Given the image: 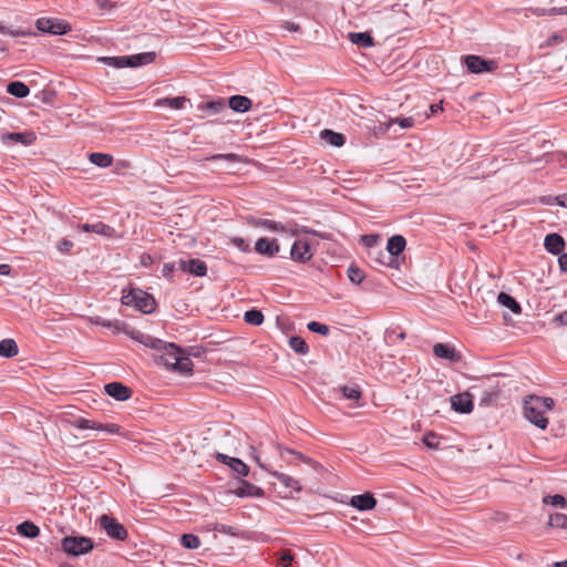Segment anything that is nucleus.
Instances as JSON below:
<instances>
[{
  "instance_id": "obj_1",
  "label": "nucleus",
  "mask_w": 567,
  "mask_h": 567,
  "mask_svg": "<svg viewBox=\"0 0 567 567\" xmlns=\"http://www.w3.org/2000/svg\"><path fill=\"white\" fill-rule=\"evenodd\" d=\"M132 339L144 344L146 348L154 350L155 361L166 367L168 370L176 371L182 374L192 372L194 365L193 361L189 358L184 357L181 348L175 343L166 342L140 331L132 333Z\"/></svg>"
},
{
  "instance_id": "obj_2",
  "label": "nucleus",
  "mask_w": 567,
  "mask_h": 567,
  "mask_svg": "<svg viewBox=\"0 0 567 567\" xmlns=\"http://www.w3.org/2000/svg\"><path fill=\"white\" fill-rule=\"evenodd\" d=\"M554 404L555 402L551 398L530 395L524 401V415L538 429L545 430L548 425L545 413L550 411Z\"/></svg>"
},
{
  "instance_id": "obj_3",
  "label": "nucleus",
  "mask_w": 567,
  "mask_h": 567,
  "mask_svg": "<svg viewBox=\"0 0 567 567\" xmlns=\"http://www.w3.org/2000/svg\"><path fill=\"white\" fill-rule=\"evenodd\" d=\"M121 302L125 306H133L143 313H152L155 310V299L141 289H133L128 293L123 295Z\"/></svg>"
},
{
  "instance_id": "obj_4",
  "label": "nucleus",
  "mask_w": 567,
  "mask_h": 567,
  "mask_svg": "<svg viewBox=\"0 0 567 567\" xmlns=\"http://www.w3.org/2000/svg\"><path fill=\"white\" fill-rule=\"evenodd\" d=\"M93 547L92 539L85 536H65L61 540V548L69 556L78 557L87 554Z\"/></svg>"
},
{
  "instance_id": "obj_5",
  "label": "nucleus",
  "mask_w": 567,
  "mask_h": 567,
  "mask_svg": "<svg viewBox=\"0 0 567 567\" xmlns=\"http://www.w3.org/2000/svg\"><path fill=\"white\" fill-rule=\"evenodd\" d=\"M35 25L40 32L53 35H62L71 30L69 23L63 20L52 18H40L37 20Z\"/></svg>"
},
{
  "instance_id": "obj_6",
  "label": "nucleus",
  "mask_w": 567,
  "mask_h": 567,
  "mask_svg": "<svg viewBox=\"0 0 567 567\" xmlns=\"http://www.w3.org/2000/svg\"><path fill=\"white\" fill-rule=\"evenodd\" d=\"M463 60L467 70L474 74L493 72L497 69V63L494 60H486L480 55L470 54L464 56Z\"/></svg>"
},
{
  "instance_id": "obj_7",
  "label": "nucleus",
  "mask_w": 567,
  "mask_h": 567,
  "mask_svg": "<svg viewBox=\"0 0 567 567\" xmlns=\"http://www.w3.org/2000/svg\"><path fill=\"white\" fill-rule=\"evenodd\" d=\"M100 526L105 530L106 535L116 540H124L127 537V530L115 518L109 515L100 517Z\"/></svg>"
},
{
  "instance_id": "obj_8",
  "label": "nucleus",
  "mask_w": 567,
  "mask_h": 567,
  "mask_svg": "<svg viewBox=\"0 0 567 567\" xmlns=\"http://www.w3.org/2000/svg\"><path fill=\"white\" fill-rule=\"evenodd\" d=\"M312 255L310 243L306 238L297 239L291 246L290 256L295 261L305 264L312 258Z\"/></svg>"
},
{
  "instance_id": "obj_9",
  "label": "nucleus",
  "mask_w": 567,
  "mask_h": 567,
  "mask_svg": "<svg viewBox=\"0 0 567 567\" xmlns=\"http://www.w3.org/2000/svg\"><path fill=\"white\" fill-rule=\"evenodd\" d=\"M178 268L184 271L192 274L196 277H204L207 272V266L205 261L196 258L190 259H179Z\"/></svg>"
},
{
  "instance_id": "obj_10",
  "label": "nucleus",
  "mask_w": 567,
  "mask_h": 567,
  "mask_svg": "<svg viewBox=\"0 0 567 567\" xmlns=\"http://www.w3.org/2000/svg\"><path fill=\"white\" fill-rule=\"evenodd\" d=\"M451 406L458 413H470L473 410V398L468 392L451 396Z\"/></svg>"
},
{
  "instance_id": "obj_11",
  "label": "nucleus",
  "mask_w": 567,
  "mask_h": 567,
  "mask_svg": "<svg viewBox=\"0 0 567 567\" xmlns=\"http://www.w3.org/2000/svg\"><path fill=\"white\" fill-rule=\"evenodd\" d=\"M247 223L254 227H262L271 233H286V226L280 221H275L266 218H257L254 216L247 217Z\"/></svg>"
},
{
  "instance_id": "obj_12",
  "label": "nucleus",
  "mask_w": 567,
  "mask_h": 567,
  "mask_svg": "<svg viewBox=\"0 0 567 567\" xmlns=\"http://www.w3.org/2000/svg\"><path fill=\"white\" fill-rule=\"evenodd\" d=\"M349 504L360 512L371 511L377 505L373 494L367 492L351 497Z\"/></svg>"
},
{
  "instance_id": "obj_13",
  "label": "nucleus",
  "mask_w": 567,
  "mask_h": 567,
  "mask_svg": "<svg viewBox=\"0 0 567 567\" xmlns=\"http://www.w3.org/2000/svg\"><path fill=\"white\" fill-rule=\"evenodd\" d=\"M104 390L106 394L117 401H126L131 398L132 391L128 386L121 382H111L105 384Z\"/></svg>"
},
{
  "instance_id": "obj_14",
  "label": "nucleus",
  "mask_w": 567,
  "mask_h": 567,
  "mask_svg": "<svg viewBox=\"0 0 567 567\" xmlns=\"http://www.w3.org/2000/svg\"><path fill=\"white\" fill-rule=\"evenodd\" d=\"M216 458L220 463L226 464L231 471H234L238 475H241V476L248 475L249 468L241 460H239L237 457H230L223 453H218Z\"/></svg>"
},
{
  "instance_id": "obj_15",
  "label": "nucleus",
  "mask_w": 567,
  "mask_h": 567,
  "mask_svg": "<svg viewBox=\"0 0 567 567\" xmlns=\"http://www.w3.org/2000/svg\"><path fill=\"white\" fill-rule=\"evenodd\" d=\"M255 250L260 255L274 257L279 252V245L276 239L262 237L256 241Z\"/></svg>"
},
{
  "instance_id": "obj_16",
  "label": "nucleus",
  "mask_w": 567,
  "mask_h": 567,
  "mask_svg": "<svg viewBox=\"0 0 567 567\" xmlns=\"http://www.w3.org/2000/svg\"><path fill=\"white\" fill-rule=\"evenodd\" d=\"M544 247L549 254L559 255L565 248V240L559 234L551 233L546 235Z\"/></svg>"
},
{
  "instance_id": "obj_17",
  "label": "nucleus",
  "mask_w": 567,
  "mask_h": 567,
  "mask_svg": "<svg viewBox=\"0 0 567 567\" xmlns=\"http://www.w3.org/2000/svg\"><path fill=\"white\" fill-rule=\"evenodd\" d=\"M238 497H261L264 495L262 488L256 486L247 481H241L239 486L235 489Z\"/></svg>"
},
{
  "instance_id": "obj_18",
  "label": "nucleus",
  "mask_w": 567,
  "mask_h": 567,
  "mask_svg": "<svg viewBox=\"0 0 567 567\" xmlns=\"http://www.w3.org/2000/svg\"><path fill=\"white\" fill-rule=\"evenodd\" d=\"M197 110L203 112L202 117H205L207 115L219 114L220 112L226 110V105L221 100H215L200 103L197 106Z\"/></svg>"
},
{
  "instance_id": "obj_19",
  "label": "nucleus",
  "mask_w": 567,
  "mask_h": 567,
  "mask_svg": "<svg viewBox=\"0 0 567 567\" xmlns=\"http://www.w3.org/2000/svg\"><path fill=\"white\" fill-rule=\"evenodd\" d=\"M228 106L238 113H245L251 107V100L244 95H233L228 100Z\"/></svg>"
},
{
  "instance_id": "obj_20",
  "label": "nucleus",
  "mask_w": 567,
  "mask_h": 567,
  "mask_svg": "<svg viewBox=\"0 0 567 567\" xmlns=\"http://www.w3.org/2000/svg\"><path fill=\"white\" fill-rule=\"evenodd\" d=\"M406 245V240L401 235H393L388 239L386 250L392 257L400 255Z\"/></svg>"
},
{
  "instance_id": "obj_21",
  "label": "nucleus",
  "mask_w": 567,
  "mask_h": 567,
  "mask_svg": "<svg viewBox=\"0 0 567 567\" xmlns=\"http://www.w3.org/2000/svg\"><path fill=\"white\" fill-rule=\"evenodd\" d=\"M320 138L324 143L330 144V145L336 146V147H341L346 143V137H344L343 134L337 133V132L328 130V128L322 130L320 132Z\"/></svg>"
},
{
  "instance_id": "obj_22",
  "label": "nucleus",
  "mask_w": 567,
  "mask_h": 567,
  "mask_svg": "<svg viewBox=\"0 0 567 567\" xmlns=\"http://www.w3.org/2000/svg\"><path fill=\"white\" fill-rule=\"evenodd\" d=\"M80 228L83 230V231H86V233H95V234H99V235H103V236H106V237H111L114 233V229L106 225V224H103L101 221L99 223H95V224H82L80 226Z\"/></svg>"
},
{
  "instance_id": "obj_23",
  "label": "nucleus",
  "mask_w": 567,
  "mask_h": 567,
  "mask_svg": "<svg viewBox=\"0 0 567 567\" xmlns=\"http://www.w3.org/2000/svg\"><path fill=\"white\" fill-rule=\"evenodd\" d=\"M343 398L353 402V406H360L362 396L361 390L358 385H343L340 388Z\"/></svg>"
},
{
  "instance_id": "obj_24",
  "label": "nucleus",
  "mask_w": 567,
  "mask_h": 567,
  "mask_svg": "<svg viewBox=\"0 0 567 567\" xmlns=\"http://www.w3.org/2000/svg\"><path fill=\"white\" fill-rule=\"evenodd\" d=\"M7 92L16 97L23 99L30 94V89L21 81H12L7 85Z\"/></svg>"
},
{
  "instance_id": "obj_25",
  "label": "nucleus",
  "mask_w": 567,
  "mask_h": 567,
  "mask_svg": "<svg viewBox=\"0 0 567 567\" xmlns=\"http://www.w3.org/2000/svg\"><path fill=\"white\" fill-rule=\"evenodd\" d=\"M156 54L154 52H144L138 54L128 55L130 66L136 68L145 64H150L155 60Z\"/></svg>"
},
{
  "instance_id": "obj_26",
  "label": "nucleus",
  "mask_w": 567,
  "mask_h": 567,
  "mask_svg": "<svg viewBox=\"0 0 567 567\" xmlns=\"http://www.w3.org/2000/svg\"><path fill=\"white\" fill-rule=\"evenodd\" d=\"M349 39L353 44L361 48H371L374 42L369 32H351Z\"/></svg>"
},
{
  "instance_id": "obj_27",
  "label": "nucleus",
  "mask_w": 567,
  "mask_h": 567,
  "mask_svg": "<svg viewBox=\"0 0 567 567\" xmlns=\"http://www.w3.org/2000/svg\"><path fill=\"white\" fill-rule=\"evenodd\" d=\"M497 301L502 306L508 308L515 315H518L522 311L520 305L515 300V298L506 292H499L497 296Z\"/></svg>"
},
{
  "instance_id": "obj_28",
  "label": "nucleus",
  "mask_w": 567,
  "mask_h": 567,
  "mask_svg": "<svg viewBox=\"0 0 567 567\" xmlns=\"http://www.w3.org/2000/svg\"><path fill=\"white\" fill-rule=\"evenodd\" d=\"M271 475L276 480H278L287 488H290V489H292L295 492H300L301 491L300 483L296 478H293L292 476H289L287 474L279 473V472H272Z\"/></svg>"
},
{
  "instance_id": "obj_29",
  "label": "nucleus",
  "mask_w": 567,
  "mask_h": 567,
  "mask_svg": "<svg viewBox=\"0 0 567 567\" xmlns=\"http://www.w3.org/2000/svg\"><path fill=\"white\" fill-rule=\"evenodd\" d=\"M4 138L8 141L20 143L22 145H30L35 140V136L33 133L30 132H14L7 134Z\"/></svg>"
},
{
  "instance_id": "obj_30",
  "label": "nucleus",
  "mask_w": 567,
  "mask_h": 567,
  "mask_svg": "<svg viewBox=\"0 0 567 567\" xmlns=\"http://www.w3.org/2000/svg\"><path fill=\"white\" fill-rule=\"evenodd\" d=\"M99 60L102 63L115 69H124L130 66L128 55L102 56Z\"/></svg>"
},
{
  "instance_id": "obj_31",
  "label": "nucleus",
  "mask_w": 567,
  "mask_h": 567,
  "mask_svg": "<svg viewBox=\"0 0 567 567\" xmlns=\"http://www.w3.org/2000/svg\"><path fill=\"white\" fill-rule=\"evenodd\" d=\"M18 346L13 339H3L0 341V355L3 358H12L18 354Z\"/></svg>"
},
{
  "instance_id": "obj_32",
  "label": "nucleus",
  "mask_w": 567,
  "mask_h": 567,
  "mask_svg": "<svg viewBox=\"0 0 567 567\" xmlns=\"http://www.w3.org/2000/svg\"><path fill=\"white\" fill-rule=\"evenodd\" d=\"M17 530L21 536L27 538H35L40 533L39 527L29 520L19 524Z\"/></svg>"
},
{
  "instance_id": "obj_33",
  "label": "nucleus",
  "mask_w": 567,
  "mask_h": 567,
  "mask_svg": "<svg viewBox=\"0 0 567 567\" xmlns=\"http://www.w3.org/2000/svg\"><path fill=\"white\" fill-rule=\"evenodd\" d=\"M188 100L185 96L165 97L156 102L157 106H168L174 110H181Z\"/></svg>"
},
{
  "instance_id": "obj_34",
  "label": "nucleus",
  "mask_w": 567,
  "mask_h": 567,
  "mask_svg": "<svg viewBox=\"0 0 567 567\" xmlns=\"http://www.w3.org/2000/svg\"><path fill=\"white\" fill-rule=\"evenodd\" d=\"M89 159L92 164L105 168L112 165L113 157L106 153H91Z\"/></svg>"
},
{
  "instance_id": "obj_35",
  "label": "nucleus",
  "mask_w": 567,
  "mask_h": 567,
  "mask_svg": "<svg viewBox=\"0 0 567 567\" xmlns=\"http://www.w3.org/2000/svg\"><path fill=\"white\" fill-rule=\"evenodd\" d=\"M433 353L437 358L452 360L455 355L454 349L444 343H436L433 347Z\"/></svg>"
},
{
  "instance_id": "obj_36",
  "label": "nucleus",
  "mask_w": 567,
  "mask_h": 567,
  "mask_svg": "<svg viewBox=\"0 0 567 567\" xmlns=\"http://www.w3.org/2000/svg\"><path fill=\"white\" fill-rule=\"evenodd\" d=\"M181 544L186 549H197L200 546V539L194 534H183Z\"/></svg>"
},
{
  "instance_id": "obj_37",
  "label": "nucleus",
  "mask_w": 567,
  "mask_h": 567,
  "mask_svg": "<svg viewBox=\"0 0 567 567\" xmlns=\"http://www.w3.org/2000/svg\"><path fill=\"white\" fill-rule=\"evenodd\" d=\"M289 344L299 354H307L309 352V347L301 337H291L289 340Z\"/></svg>"
},
{
  "instance_id": "obj_38",
  "label": "nucleus",
  "mask_w": 567,
  "mask_h": 567,
  "mask_svg": "<svg viewBox=\"0 0 567 567\" xmlns=\"http://www.w3.org/2000/svg\"><path fill=\"white\" fill-rule=\"evenodd\" d=\"M244 320L252 326H260L264 322V315L257 309H251L245 312Z\"/></svg>"
},
{
  "instance_id": "obj_39",
  "label": "nucleus",
  "mask_w": 567,
  "mask_h": 567,
  "mask_svg": "<svg viewBox=\"0 0 567 567\" xmlns=\"http://www.w3.org/2000/svg\"><path fill=\"white\" fill-rule=\"evenodd\" d=\"M548 525L555 528H561L567 530V515L561 513H555L549 516Z\"/></svg>"
},
{
  "instance_id": "obj_40",
  "label": "nucleus",
  "mask_w": 567,
  "mask_h": 567,
  "mask_svg": "<svg viewBox=\"0 0 567 567\" xmlns=\"http://www.w3.org/2000/svg\"><path fill=\"white\" fill-rule=\"evenodd\" d=\"M347 274L349 280L355 285L361 284L365 277L363 270L353 264L349 266Z\"/></svg>"
},
{
  "instance_id": "obj_41",
  "label": "nucleus",
  "mask_w": 567,
  "mask_h": 567,
  "mask_svg": "<svg viewBox=\"0 0 567 567\" xmlns=\"http://www.w3.org/2000/svg\"><path fill=\"white\" fill-rule=\"evenodd\" d=\"M543 503L557 508H565L567 504L566 498L560 494L546 495L543 497Z\"/></svg>"
},
{
  "instance_id": "obj_42",
  "label": "nucleus",
  "mask_w": 567,
  "mask_h": 567,
  "mask_svg": "<svg viewBox=\"0 0 567 567\" xmlns=\"http://www.w3.org/2000/svg\"><path fill=\"white\" fill-rule=\"evenodd\" d=\"M73 425L79 430H96L97 423L89 419L78 417L73 421Z\"/></svg>"
},
{
  "instance_id": "obj_43",
  "label": "nucleus",
  "mask_w": 567,
  "mask_h": 567,
  "mask_svg": "<svg viewBox=\"0 0 567 567\" xmlns=\"http://www.w3.org/2000/svg\"><path fill=\"white\" fill-rule=\"evenodd\" d=\"M307 328L315 333H319L321 336H328L329 334V327L324 323L318 322V321H310L307 324Z\"/></svg>"
},
{
  "instance_id": "obj_44",
  "label": "nucleus",
  "mask_w": 567,
  "mask_h": 567,
  "mask_svg": "<svg viewBox=\"0 0 567 567\" xmlns=\"http://www.w3.org/2000/svg\"><path fill=\"white\" fill-rule=\"evenodd\" d=\"M208 526H209L210 530H215V532L226 534V535H233V536L236 535L235 528L229 525H225V524H220V523H213V524H209Z\"/></svg>"
},
{
  "instance_id": "obj_45",
  "label": "nucleus",
  "mask_w": 567,
  "mask_h": 567,
  "mask_svg": "<svg viewBox=\"0 0 567 567\" xmlns=\"http://www.w3.org/2000/svg\"><path fill=\"white\" fill-rule=\"evenodd\" d=\"M398 123L402 128H411L414 125V118L413 117H395L391 118L389 122V126L392 124Z\"/></svg>"
},
{
  "instance_id": "obj_46",
  "label": "nucleus",
  "mask_w": 567,
  "mask_h": 567,
  "mask_svg": "<svg viewBox=\"0 0 567 567\" xmlns=\"http://www.w3.org/2000/svg\"><path fill=\"white\" fill-rule=\"evenodd\" d=\"M423 443L430 449H437L439 437L435 433L430 432L424 436Z\"/></svg>"
},
{
  "instance_id": "obj_47",
  "label": "nucleus",
  "mask_w": 567,
  "mask_h": 567,
  "mask_svg": "<svg viewBox=\"0 0 567 567\" xmlns=\"http://www.w3.org/2000/svg\"><path fill=\"white\" fill-rule=\"evenodd\" d=\"M231 244L238 248L240 251L248 252L250 251L249 244L241 237L231 238Z\"/></svg>"
},
{
  "instance_id": "obj_48",
  "label": "nucleus",
  "mask_w": 567,
  "mask_h": 567,
  "mask_svg": "<svg viewBox=\"0 0 567 567\" xmlns=\"http://www.w3.org/2000/svg\"><path fill=\"white\" fill-rule=\"evenodd\" d=\"M209 161H227V162H237L239 159L238 155L228 153V154H215L208 157Z\"/></svg>"
},
{
  "instance_id": "obj_49",
  "label": "nucleus",
  "mask_w": 567,
  "mask_h": 567,
  "mask_svg": "<svg viewBox=\"0 0 567 567\" xmlns=\"http://www.w3.org/2000/svg\"><path fill=\"white\" fill-rule=\"evenodd\" d=\"M292 560L293 555L290 553V550H285L280 554L279 563L281 567H290Z\"/></svg>"
},
{
  "instance_id": "obj_50",
  "label": "nucleus",
  "mask_w": 567,
  "mask_h": 567,
  "mask_svg": "<svg viewBox=\"0 0 567 567\" xmlns=\"http://www.w3.org/2000/svg\"><path fill=\"white\" fill-rule=\"evenodd\" d=\"M96 430H101V431H105V432L114 434V433L120 432V426L116 424H113V423H109V424L97 423Z\"/></svg>"
},
{
  "instance_id": "obj_51",
  "label": "nucleus",
  "mask_w": 567,
  "mask_h": 567,
  "mask_svg": "<svg viewBox=\"0 0 567 567\" xmlns=\"http://www.w3.org/2000/svg\"><path fill=\"white\" fill-rule=\"evenodd\" d=\"M73 247V243L69 239H62L59 245H58V249L61 251V252H69L71 250V248Z\"/></svg>"
},
{
  "instance_id": "obj_52",
  "label": "nucleus",
  "mask_w": 567,
  "mask_h": 567,
  "mask_svg": "<svg viewBox=\"0 0 567 567\" xmlns=\"http://www.w3.org/2000/svg\"><path fill=\"white\" fill-rule=\"evenodd\" d=\"M95 323L96 324H101L103 327H106V328H118V324H120V321L115 320V321H110V320H103L101 318H97L95 320Z\"/></svg>"
},
{
  "instance_id": "obj_53",
  "label": "nucleus",
  "mask_w": 567,
  "mask_h": 567,
  "mask_svg": "<svg viewBox=\"0 0 567 567\" xmlns=\"http://www.w3.org/2000/svg\"><path fill=\"white\" fill-rule=\"evenodd\" d=\"M554 322L558 326H567V311H561L554 317Z\"/></svg>"
},
{
  "instance_id": "obj_54",
  "label": "nucleus",
  "mask_w": 567,
  "mask_h": 567,
  "mask_svg": "<svg viewBox=\"0 0 567 567\" xmlns=\"http://www.w3.org/2000/svg\"><path fill=\"white\" fill-rule=\"evenodd\" d=\"M558 265L561 272L567 271V254H564L563 251L558 255Z\"/></svg>"
},
{
  "instance_id": "obj_55",
  "label": "nucleus",
  "mask_w": 567,
  "mask_h": 567,
  "mask_svg": "<svg viewBox=\"0 0 567 567\" xmlns=\"http://www.w3.org/2000/svg\"><path fill=\"white\" fill-rule=\"evenodd\" d=\"M379 237L377 235H367L362 237L363 243L368 247H372L378 243Z\"/></svg>"
},
{
  "instance_id": "obj_56",
  "label": "nucleus",
  "mask_w": 567,
  "mask_h": 567,
  "mask_svg": "<svg viewBox=\"0 0 567 567\" xmlns=\"http://www.w3.org/2000/svg\"><path fill=\"white\" fill-rule=\"evenodd\" d=\"M175 266L173 264H165L163 266V276L171 278L174 272Z\"/></svg>"
},
{
  "instance_id": "obj_57",
  "label": "nucleus",
  "mask_w": 567,
  "mask_h": 567,
  "mask_svg": "<svg viewBox=\"0 0 567 567\" xmlns=\"http://www.w3.org/2000/svg\"><path fill=\"white\" fill-rule=\"evenodd\" d=\"M554 200L558 206L567 208V194L556 196Z\"/></svg>"
},
{
  "instance_id": "obj_58",
  "label": "nucleus",
  "mask_w": 567,
  "mask_h": 567,
  "mask_svg": "<svg viewBox=\"0 0 567 567\" xmlns=\"http://www.w3.org/2000/svg\"><path fill=\"white\" fill-rule=\"evenodd\" d=\"M11 271V267L7 264H1L0 265V275L2 276H8Z\"/></svg>"
},
{
  "instance_id": "obj_59",
  "label": "nucleus",
  "mask_w": 567,
  "mask_h": 567,
  "mask_svg": "<svg viewBox=\"0 0 567 567\" xmlns=\"http://www.w3.org/2000/svg\"><path fill=\"white\" fill-rule=\"evenodd\" d=\"M431 113H436L439 110H442L441 104H432L430 106Z\"/></svg>"
},
{
  "instance_id": "obj_60",
  "label": "nucleus",
  "mask_w": 567,
  "mask_h": 567,
  "mask_svg": "<svg viewBox=\"0 0 567 567\" xmlns=\"http://www.w3.org/2000/svg\"><path fill=\"white\" fill-rule=\"evenodd\" d=\"M554 567H567V559L563 561H556Z\"/></svg>"
},
{
  "instance_id": "obj_61",
  "label": "nucleus",
  "mask_w": 567,
  "mask_h": 567,
  "mask_svg": "<svg viewBox=\"0 0 567 567\" xmlns=\"http://www.w3.org/2000/svg\"><path fill=\"white\" fill-rule=\"evenodd\" d=\"M109 0H96L100 7H105Z\"/></svg>"
},
{
  "instance_id": "obj_62",
  "label": "nucleus",
  "mask_w": 567,
  "mask_h": 567,
  "mask_svg": "<svg viewBox=\"0 0 567 567\" xmlns=\"http://www.w3.org/2000/svg\"><path fill=\"white\" fill-rule=\"evenodd\" d=\"M288 29L292 30V31H296L298 29V27L296 24H293V23H289L288 24Z\"/></svg>"
},
{
  "instance_id": "obj_63",
  "label": "nucleus",
  "mask_w": 567,
  "mask_h": 567,
  "mask_svg": "<svg viewBox=\"0 0 567 567\" xmlns=\"http://www.w3.org/2000/svg\"><path fill=\"white\" fill-rule=\"evenodd\" d=\"M398 338H399V339H401V340H403V339L405 338V333H404V332L399 333V334H398Z\"/></svg>"
},
{
  "instance_id": "obj_64",
  "label": "nucleus",
  "mask_w": 567,
  "mask_h": 567,
  "mask_svg": "<svg viewBox=\"0 0 567 567\" xmlns=\"http://www.w3.org/2000/svg\"><path fill=\"white\" fill-rule=\"evenodd\" d=\"M256 461H257V463L259 464L260 467H264V464H261L257 457H256Z\"/></svg>"
}]
</instances>
